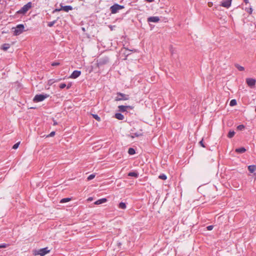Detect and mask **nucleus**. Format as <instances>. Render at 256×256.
<instances>
[{
	"mask_svg": "<svg viewBox=\"0 0 256 256\" xmlns=\"http://www.w3.org/2000/svg\"><path fill=\"white\" fill-rule=\"evenodd\" d=\"M14 29V35L18 36L24 31V26L23 24H19L17 25L15 28H12V30Z\"/></svg>",
	"mask_w": 256,
	"mask_h": 256,
	"instance_id": "f257e3e1",
	"label": "nucleus"
},
{
	"mask_svg": "<svg viewBox=\"0 0 256 256\" xmlns=\"http://www.w3.org/2000/svg\"><path fill=\"white\" fill-rule=\"evenodd\" d=\"M32 4L31 2H28L26 4L24 5L20 10L16 12V14H24L30 8H32Z\"/></svg>",
	"mask_w": 256,
	"mask_h": 256,
	"instance_id": "f03ea898",
	"label": "nucleus"
},
{
	"mask_svg": "<svg viewBox=\"0 0 256 256\" xmlns=\"http://www.w3.org/2000/svg\"><path fill=\"white\" fill-rule=\"evenodd\" d=\"M50 251V250H48V247L41 248L38 250H34L32 251L33 253L32 254L34 255H40V256H44L45 254L49 252Z\"/></svg>",
	"mask_w": 256,
	"mask_h": 256,
	"instance_id": "7ed1b4c3",
	"label": "nucleus"
},
{
	"mask_svg": "<svg viewBox=\"0 0 256 256\" xmlns=\"http://www.w3.org/2000/svg\"><path fill=\"white\" fill-rule=\"evenodd\" d=\"M130 98L129 95L120 92L116 93V96L115 98L116 101L126 100Z\"/></svg>",
	"mask_w": 256,
	"mask_h": 256,
	"instance_id": "20e7f679",
	"label": "nucleus"
},
{
	"mask_svg": "<svg viewBox=\"0 0 256 256\" xmlns=\"http://www.w3.org/2000/svg\"><path fill=\"white\" fill-rule=\"evenodd\" d=\"M49 94H36L33 99L34 102H38L43 101L45 98H48Z\"/></svg>",
	"mask_w": 256,
	"mask_h": 256,
	"instance_id": "39448f33",
	"label": "nucleus"
},
{
	"mask_svg": "<svg viewBox=\"0 0 256 256\" xmlns=\"http://www.w3.org/2000/svg\"><path fill=\"white\" fill-rule=\"evenodd\" d=\"M124 8V6H121L118 4H115L110 6V10L112 14H114L117 13L119 10Z\"/></svg>",
	"mask_w": 256,
	"mask_h": 256,
	"instance_id": "423d86ee",
	"label": "nucleus"
},
{
	"mask_svg": "<svg viewBox=\"0 0 256 256\" xmlns=\"http://www.w3.org/2000/svg\"><path fill=\"white\" fill-rule=\"evenodd\" d=\"M109 58L108 56H105L104 58H100L97 62L98 66L99 67L100 66L106 64L109 62Z\"/></svg>",
	"mask_w": 256,
	"mask_h": 256,
	"instance_id": "0eeeda50",
	"label": "nucleus"
},
{
	"mask_svg": "<svg viewBox=\"0 0 256 256\" xmlns=\"http://www.w3.org/2000/svg\"><path fill=\"white\" fill-rule=\"evenodd\" d=\"M134 108V106H118V110L121 112H127V110H132Z\"/></svg>",
	"mask_w": 256,
	"mask_h": 256,
	"instance_id": "6e6552de",
	"label": "nucleus"
},
{
	"mask_svg": "<svg viewBox=\"0 0 256 256\" xmlns=\"http://www.w3.org/2000/svg\"><path fill=\"white\" fill-rule=\"evenodd\" d=\"M246 82L250 87L252 88L255 86L256 80L252 78H247L246 79Z\"/></svg>",
	"mask_w": 256,
	"mask_h": 256,
	"instance_id": "1a4fd4ad",
	"label": "nucleus"
},
{
	"mask_svg": "<svg viewBox=\"0 0 256 256\" xmlns=\"http://www.w3.org/2000/svg\"><path fill=\"white\" fill-rule=\"evenodd\" d=\"M232 0H224L222 2L220 6L226 8H228L231 6Z\"/></svg>",
	"mask_w": 256,
	"mask_h": 256,
	"instance_id": "9d476101",
	"label": "nucleus"
},
{
	"mask_svg": "<svg viewBox=\"0 0 256 256\" xmlns=\"http://www.w3.org/2000/svg\"><path fill=\"white\" fill-rule=\"evenodd\" d=\"M81 74V72L78 70H74L70 76L71 78H76L78 77Z\"/></svg>",
	"mask_w": 256,
	"mask_h": 256,
	"instance_id": "9b49d317",
	"label": "nucleus"
},
{
	"mask_svg": "<svg viewBox=\"0 0 256 256\" xmlns=\"http://www.w3.org/2000/svg\"><path fill=\"white\" fill-rule=\"evenodd\" d=\"M159 20L160 18L158 16H150L148 18V22H157Z\"/></svg>",
	"mask_w": 256,
	"mask_h": 256,
	"instance_id": "f8f14e48",
	"label": "nucleus"
},
{
	"mask_svg": "<svg viewBox=\"0 0 256 256\" xmlns=\"http://www.w3.org/2000/svg\"><path fill=\"white\" fill-rule=\"evenodd\" d=\"M61 9L64 12H68L69 10H71L73 9L72 7L70 6H61Z\"/></svg>",
	"mask_w": 256,
	"mask_h": 256,
	"instance_id": "ddd939ff",
	"label": "nucleus"
},
{
	"mask_svg": "<svg viewBox=\"0 0 256 256\" xmlns=\"http://www.w3.org/2000/svg\"><path fill=\"white\" fill-rule=\"evenodd\" d=\"M108 201V200L106 198H102L96 201L94 204L96 205H98L103 203H104Z\"/></svg>",
	"mask_w": 256,
	"mask_h": 256,
	"instance_id": "4468645a",
	"label": "nucleus"
},
{
	"mask_svg": "<svg viewBox=\"0 0 256 256\" xmlns=\"http://www.w3.org/2000/svg\"><path fill=\"white\" fill-rule=\"evenodd\" d=\"M138 173L137 172H130L128 173V176H133L136 178H138Z\"/></svg>",
	"mask_w": 256,
	"mask_h": 256,
	"instance_id": "2eb2a0df",
	"label": "nucleus"
},
{
	"mask_svg": "<svg viewBox=\"0 0 256 256\" xmlns=\"http://www.w3.org/2000/svg\"><path fill=\"white\" fill-rule=\"evenodd\" d=\"M114 117L118 120H123L124 119V116L121 113H116Z\"/></svg>",
	"mask_w": 256,
	"mask_h": 256,
	"instance_id": "dca6fc26",
	"label": "nucleus"
},
{
	"mask_svg": "<svg viewBox=\"0 0 256 256\" xmlns=\"http://www.w3.org/2000/svg\"><path fill=\"white\" fill-rule=\"evenodd\" d=\"M10 47V44H3L0 48L1 50H4V51L7 50Z\"/></svg>",
	"mask_w": 256,
	"mask_h": 256,
	"instance_id": "f3484780",
	"label": "nucleus"
},
{
	"mask_svg": "<svg viewBox=\"0 0 256 256\" xmlns=\"http://www.w3.org/2000/svg\"><path fill=\"white\" fill-rule=\"evenodd\" d=\"M248 170L250 173H252L256 170V166L250 165L248 166Z\"/></svg>",
	"mask_w": 256,
	"mask_h": 256,
	"instance_id": "a211bd4d",
	"label": "nucleus"
},
{
	"mask_svg": "<svg viewBox=\"0 0 256 256\" xmlns=\"http://www.w3.org/2000/svg\"><path fill=\"white\" fill-rule=\"evenodd\" d=\"M142 136V134L141 132H134L132 134V135H130V136L132 138H134V137H138Z\"/></svg>",
	"mask_w": 256,
	"mask_h": 256,
	"instance_id": "6ab92c4d",
	"label": "nucleus"
},
{
	"mask_svg": "<svg viewBox=\"0 0 256 256\" xmlns=\"http://www.w3.org/2000/svg\"><path fill=\"white\" fill-rule=\"evenodd\" d=\"M246 151V149L244 147H242V148L236 149V152L238 153L242 154V153Z\"/></svg>",
	"mask_w": 256,
	"mask_h": 256,
	"instance_id": "aec40b11",
	"label": "nucleus"
},
{
	"mask_svg": "<svg viewBox=\"0 0 256 256\" xmlns=\"http://www.w3.org/2000/svg\"><path fill=\"white\" fill-rule=\"evenodd\" d=\"M126 204L124 202H120L118 204V208L121 209H126Z\"/></svg>",
	"mask_w": 256,
	"mask_h": 256,
	"instance_id": "412c9836",
	"label": "nucleus"
},
{
	"mask_svg": "<svg viewBox=\"0 0 256 256\" xmlns=\"http://www.w3.org/2000/svg\"><path fill=\"white\" fill-rule=\"evenodd\" d=\"M128 153L130 155H132L136 153V150L134 148H130L128 150Z\"/></svg>",
	"mask_w": 256,
	"mask_h": 256,
	"instance_id": "4be33fe9",
	"label": "nucleus"
},
{
	"mask_svg": "<svg viewBox=\"0 0 256 256\" xmlns=\"http://www.w3.org/2000/svg\"><path fill=\"white\" fill-rule=\"evenodd\" d=\"M234 66L236 68H237L240 71H243L244 70V67L239 65L238 64H234Z\"/></svg>",
	"mask_w": 256,
	"mask_h": 256,
	"instance_id": "5701e85b",
	"label": "nucleus"
},
{
	"mask_svg": "<svg viewBox=\"0 0 256 256\" xmlns=\"http://www.w3.org/2000/svg\"><path fill=\"white\" fill-rule=\"evenodd\" d=\"M71 200H72V198H62L60 200V203L67 202H70Z\"/></svg>",
	"mask_w": 256,
	"mask_h": 256,
	"instance_id": "b1692460",
	"label": "nucleus"
},
{
	"mask_svg": "<svg viewBox=\"0 0 256 256\" xmlns=\"http://www.w3.org/2000/svg\"><path fill=\"white\" fill-rule=\"evenodd\" d=\"M60 80H61V78H58L57 80H54V79H50V80H48V85L51 86L53 84L54 82H57Z\"/></svg>",
	"mask_w": 256,
	"mask_h": 256,
	"instance_id": "393cba45",
	"label": "nucleus"
},
{
	"mask_svg": "<svg viewBox=\"0 0 256 256\" xmlns=\"http://www.w3.org/2000/svg\"><path fill=\"white\" fill-rule=\"evenodd\" d=\"M235 134V132L234 131H230L228 134V138H232Z\"/></svg>",
	"mask_w": 256,
	"mask_h": 256,
	"instance_id": "a878e982",
	"label": "nucleus"
},
{
	"mask_svg": "<svg viewBox=\"0 0 256 256\" xmlns=\"http://www.w3.org/2000/svg\"><path fill=\"white\" fill-rule=\"evenodd\" d=\"M56 21L57 20L52 22H48V26L49 27H52L56 22Z\"/></svg>",
	"mask_w": 256,
	"mask_h": 256,
	"instance_id": "bb28decb",
	"label": "nucleus"
},
{
	"mask_svg": "<svg viewBox=\"0 0 256 256\" xmlns=\"http://www.w3.org/2000/svg\"><path fill=\"white\" fill-rule=\"evenodd\" d=\"M92 116L97 121L100 122L101 120L100 117L98 115H97L96 114H92Z\"/></svg>",
	"mask_w": 256,
	"mask_h": 256,
	"instance_id": "cd10ccee",
	"label": "nucleus"
},
{
	"mask_svg": "<svg viewBox=\"0 0 256 256\" xmlns=\"http://www.w3.org/2000/svg\"><path fill=\"white\" fill-rule=\"evenodd\" d=\"M236 100L234 99H233L232 100H230V106H236Z\"/></svg>",
	"mask_w": 256,
	"mask_h": 256,
	"instance_id": "c85d7f7f",
	"label": "nucleus"
},
{
	"mask_svg": "<svg viewBox=\"0 0 256 256\" xmlns=\"http://www.w3.org/2000/svg\"><path fill=\"white\" fill-rule=\"evenodd\" d=\"M244 128L245 126L244 124H240L237 126V130H242Z\"/></svg>",
	"mask_w": 256,
	"mask_h": 256,
	"instance_id": "c756f323",
	"label": "nucleus"
},
{
	"mask_svg": "<svg viewBox=\"0 0 256 256\" xmlns=\"http://www.w3.org/2000/svg\"><path fill=\"white\" fill-rule=\"evenodd\" d=\"M159 178L162 180H166L167 178V176L164 174H160L158 176Z\"/></svg>",
	"mask_w": 256,
	"mask_h": 256,
	"instance_id": "7c9ffc66",
	"label": "nucleus"
},
{
	"mask_svg": "<svg viewBox=\"0 0 256 256\" xmlns=\"http://www.w3.org/2000/svg\"><path fill=\"white\" fill-rule=\"evenodd\" d=\"M94 177H95V174H92L88 177L87 179L88 180H92L93 178H94Z\"/></svg>",
	"mask_w": 256,
	"mask_h": 256,
	"instance_id": "2f4dec72",
	"label": "nucleus"
},
{
	"mask_svg": "<svg viewBox=\"0 0 256 256\" xmlns=\"http://www.w3.org/2000/svg\"><path fill=\"white\" fill-rule=\"evenodd\" d=\"M55 134H56L55 132H54V131L52 132L49 134H48L46 136V138L53 136L55 135Z\"/></svg>",
	"mask_w": 256,
	"mask_h": 256,
	"instance_id": "473e14b6",
	"label": "nucleus"
},
{
	"mask_svg": "<svg viewBox=\"0 0 256 256\" xmlns=\"http://www.w3.org/2000/svg\"><path fill=\"white\" fill-rule=\"evenodd\" d=\"M9 246V244H0V248H6Z\"/></svg>",
	"mask_w": 256,
	"mask_h": 256,
	"instance_id": "72a5a7b5",
	"label": "nucleus"
},
{
	"mask_svg": "<svg viewBox=\"0 0 256 256\" xmlns=\"http://www.w3.org/2000/svg\"><path fill=\"white\" fill-rule=\"evenodd\" d=\"M20 144V142H17V143L15 144L13 146H12V148H14V149H16V148H18V146H19Z\"/></svg>",
	"mask_w": 256,
	"mask_h": 256,
	"instance_id": "f704fd0d",
	"label": "nucleus"
},
{
	"mask_svg": "<svg viewBox=\"0 0 256 256\" xmlns=\"http://www.w3.org/2000/svg\"><path fill=\"white\" fill-rule=\"evenodd\" d=\"M66 85L65 84H60L59 87L61 89H63L64 88H66Z\"/></svg>",
	"mask_w": 256,
	"mask_h": 256,
	"instance_id": "c9c22d12",
	"label": "nucleus"
},
{
	"mask_svg": "<svg viewBox=\"0 0 256 256\" xmlns=\"http://www.w3.org/2000/svg\"><path fill=\"white\" fill-rule=\"evenodd\" d=\"M213 228H214V226L212 225H210V226H208L206 228L208 230H211L213 229Z\"/></svg>",
	"mask_w": 256,
	"mask_h": 256,
	"instance_id": "e433bc0d",
	"label": "nucleus"
},
{
	"mask_svg": "<svg viewBox=\"0 0 256 256\" xmlns=\"http://www.w3.org/2000/svg\"><path fill=\"white\" fill-rule=\"evenodd\" d=\"M60 64L58 62H54L52 64V66H59Z\"/></svg>",
	"mask_w": 256,
	"mask_h": 256,
	"instance_id": "4c0bfd02",
	"label": "nucleus"
},
{
	"mask_svg": "<svg viewBox=\"0 0 256 256\" xmlns=\"http://www.w3.org/2000/svg\"><path fill=\"white\" fill-rule=\"evenodd\" d=\"M199 144H200L203 148H206V146L204 144V142H203V140H200V142H199Z\"/></svg>",
	"mask_w": 256,
	"mask_h": 256,
	"instance_id": "58836bf2",
	"label": "nucleus"
},
{
	"mask_svg": "<svg viewBox=\"0 0 256 256\" xmlns=\"http://www.w3.org/2000/svg\"><path fill=\"white\" fill-rule=\"evenodd\" d=\"M252 12V8H250L247 10V12H248L250 14H251Z\"/></svg>",
	"mask_w": 256,
	"mask_h": 256,
	"instance_id": "ea45409f",
	"label": "nucleus"
},
{
	"mask_svg": "<svg viewBox=\"0 0 256 256\" xmlns=\"http://www.w3.org/2000/svg\"><path fill=\"white\" fill-rule=\"evenodd\" d=\"M72 83L70 82L68 84V85L66 86L67 89H69L72 86Z\"/></svg>",
	"mask_w": 256,
	"mask_h": 256,
	"instance_id": "a19ab883",
	"label": "nucleus"
},
{
	"mask_svg": "<svg viewBox=\"0 0 256 256\" xmlns=\"http://www.w3.org/2000/svg\"><path fill=\"white\" fill-rule=\"evenodd\" d=\"M62 10V9L60 8H56L55 9L54 11H53V12H59L60 10Z\"/></svg>",
	"mask_w": 256,
	"mask_h": 256,
	"instance_id": "79ce46f5",
	"label": "nucleus"
},
{
	"mask_svg": "<svg viewBox=\"0 0 256 256\" xmlns=\"http://www.w3.org/2000/svg\"><path fill=\"white\" fill-rule=\"evenodd\" d=\"M92 200H93V198H92V197H90V198H88V201H92Z\"/></svg>",
	"mask_w": 256,
	"mask_h": 256,
	"instance_id": "37998d69",
	"label": "nucleus"
},
{
	"mask_svg": "<svg viewBox=\"0 0 256 256\" xmlns=\"http://www.w3.org/2000/svg\"><path fill=\"white\" fill-rule=\"evenodd\" d=\"M146 0L148 2H154V0Z\"/></svg>",
	"mask_w": 256,
	"mask_h": 256,
	"instance_id": "c03bdc74",
	"label": "nucleus"
},
{
	"mask_svg": "<svg viewBox=\"0 0 256 256\" xmlns=\"http://www.w3.org/2000/svg\"><path fill=\"white\" fill-rule=\"evenodd\" d=\"M244 2H245L246 4H248V0H244Z\"/></svg>",
	"mask_w": 256,
	"mask_h": 256,
	"instance_id": "a18cd8bd",
	"label": "nucleus"
},
{
	"mask_svg": "<svg viewBox=\"0 0 256 256\" xmlns=\"http://www.w3.org/2000/svg\"><path fill=\"white\" fill-rule=\"evenodd\" d=\"M56 124H57V123H56V122H54V125H56Z\"/></svg>",
	"mask_w": 256,
	"mask_h": 256,
	"instance_id": "49530a36",
	"label": "nucleus"
}]
</instances>
